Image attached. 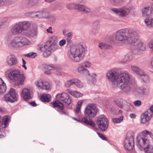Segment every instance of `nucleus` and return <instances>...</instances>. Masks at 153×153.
<instances>
[{
  "mask_svg": "<svg viewBox=\"0 0 153 153\" xmlns=\"http://www.w3.org/2000/svg\"><path fill=\"white\" fill-rule=\"evenodd\" d=\"M23 31H26L30 28L31 26V22L29 21H24L20 22Z\"/></svg>",
  "mask_w": 153,
  "mask_h": 153,
  "instance_id": "24",
  "label": "nucleus"
},
{
  "mask_svg": "<svg viewBox=\"0 0 153 153\" xmlns=\"http://www.w3.org/2000/svg\"><path fill=\"white\" fill-rule=\"evenodd\" d=\"M152 115V113L148 110L145 112L140 116V123L143 124L145 123L151 119Z\"/></svg>",
  "mask_w": 153,
  "mask_h": 153,
  "instance_id": "19",
  "label": "nucleus"
},
{
  "mask_svg": "<svg viewBox=\"0 0 153 153\" xmlns=\"http://www.w3.org/2000/svg\"><path fill=\"white\" fill-rule=\"evenodd\" d=\"M84 100H81L79 101L77 103L76 108L74 110V112L76 114L79 113L81 111V108L82 103Z\"/></svg>",
  "mask_w": 153,
  "mask_h": 153,
  "instance_id": "33",
  "label": "nucleus"
},
{
  "mask_svg": "<svg viewBox=\"0 0 153 153\" xmlns=\"http://www.w3.org/2000/svg\"><path fill=\"white\" fill-rule=\"evenodd\" d=\"M53 73L55 74L58 76H61L62 75V73L59 70L55 67V69L54 70Z\"/></svg>",
  "mask_w": 153,
  "mask_h": 153,
  "instance_id": "56",
  "label": "nucleus"
},
{
  "mask_svg": "<svg viewBox=\"0 0 153 153\" xmlns=\"http://www.w3.org/2000/svg\"><path fill=\"white\" fill-rule=\"evenodd\" d=\"M123 116L122 115L119 118H112V120L114 123H118L123 121Z\"/></svg>",
  "mask_w": 153,
  "mask_h": 153,
  "instance_id": "44",
  "label": "nucleus"
},
{
  "mask_svg": "<svg viewBox=\"0 0 153 153\" xmlns=\"http://www.w3.org/2000/svg\"><path fill=\"white\" fill-rule=\"evenodd\" d=\"M149 93V89L147 87H143V94L147 95Z\"/></svg>",
  "mask_w": 153,
  "mask_h": 153,
  "instance_id": "55",
  "label": "nucleus"
},
{
  "mask_svg": "<svg viewBox=\"0 0 153 153\" xmlns=\"http://www.w3.org/2000/svg\"><path fill=\"white\" fill-rule=\"evenodd\" d=\"M131 68L132 70L136 73L137 74L139 75L143 71L138 67L135 65H131Z\"/></svg>",
  "mask_w": 153,
  "mask_h": 153,
  "instance_id": "40",
  "label": "nucleus"
},
{
  "mask_svg": "<svg viewBox=\"0 0 153 153\" xmlns=\"http://www.w3.org/2000/svg\"><path fill=\"white\" fill-rule=\"evenodd\" d=\"M39 1V0H28L27 4V6L28 7H32L36 6Z\"/></svg>",
  "mask_w": 153,
  "mask_h": 153,
  "instance_id": "34",
  "label": "nucleus"
},
{
  "mask_svg": "<svg viewBox=\"0 0 153 153\" xmlns=\"http://www.w3.org/2000/svg\"><path fill=\"white\" fill-rule=\"evenodd\" d=\"M35 84L36 86L39 88L48 90L50 88V85L49 82H44L41 80L36 81L35 82Z\"/></svg>",
  "mask_w": 153,
  "mask_h": 153,
  "instance_id": "21",
  "label": "nucleus"
},
{
  "mask_svg": "<svg viewBox=\"0 0 153 153\" xmlns=\"http://www.w3.org/2000/svg\"><path fill=\"white\" fill-rule=\"evenodd\" d=\"M113 13L120 17L127 16L130 13V10L126 6H123L119 8H113L111 9Z\"/></svg>",
  "mask_w": 153,
  "mask_h": 153,
  "instance_id": "11",
  "label": "nucleus"
},
{
  "mask_svg": "<svg viewBox=\"0 0 153 153\" xmlns=\"http://www.w3.org/2000/svg\"><path fill=\"white\" fill-rule=\"evenodd\" d=\"M143 133L147 135L148 137H149V136H150L152 139H153V134L152 133L147 130H145L143 131Z\"/></svg>",
  "mask_w": 153,
  "mask_h": 153,
  "instance_id": "54",
  "label": "nucleus"
},
{
  "mask_svg": "<svg viewBox=\"0 0 153 153\" xmlns=\"http://www.w3.org/2000/svg\"><path fill=\"white\" fill-rule=\"evenodd\" d=\"M6 62L8 66L12 67L17 65L18 62L17 58L14 55L10 54L7 56Z\"/></svg>",
  "mask_w": 153,
  "mask_h": 153,
  "instance_id": "16",
  "label": "nucleus"
},
{
  "mask_svg": "<svg viewBox=\"0 0 153 153\" xmlns=\"http://www.w3.org/2000/svg\"><path fill=\"white\" fill-rule=\"evenodd\" d=\"M125 0H109L111 4L115 7L121 6L124 3Z\"/></svg>",
  "mask_w": 153,
  "mask_h": 153,
  "instance_id": "28",
  "label": "nucleus"
},
{
  "mask_svg": "<svg viewBox=\"0 0 153 153\" xmlns=\"http://www.w3.org/2000/svg\"><path fill=\"white\" fill-rule=\"evenodd\" d=\"M79 121L82 123L88 124L93 126H94L95 125V124L93 120L86 116L82 117L81 120H79Z\"/></svg>",
  "mask_w": 153,
  "mask_h": 153,
  "instance_id": "22",
  "label": "nucleus"
},
{
  "mask_svg": "<svg viewBox=\"0 0 153 153\" xmlns=\"http://www.w3.org/2000/svg\"><path fill=\"white\" fill-rule=\"evenodd\" d=\"M106 76L113 85L123 90L126 93H129L131 91L130 76L126 72L119 74L116 69L112 68L107 72Z\"/></svg>",
  "mask_w": 153,
  "mask_h": 153,
  "instance_id": "1",
  "label": "nucleus"
},
{
  "mask_svg": "<svg viewBox=\"0 0 153 153\" xmlns=\"http://www.w3.org/2000/svg\"><path fill=\"white\" fill-rule=\"evenodd\" d=\"M97 133L100 137L102 140L105 141L107 140V138L103 134L99 132H97Z\"/></svg>",
  "mask_w": 153,
  "mask_h": 153,
  "instance_id": "57",
  "label": "nucleus"
},
{
  "mask_svg": "<svg viewBox=\"0 0 153 153\" xmlns=\"http://www.w3.org/2000/svg\"><path fill=\"white\" fill-rule=\"evenodd\" d=\"M145 25L149 27H153V18H146L144 20Z\"/></svg>",
  "mask_w": 153,
  "mask_h": 153,
  "instance_id": "37",
  "label": "nucleus"
},
{
  "mask_svg": "<svg viewBox=\"0 0 153 153\" xmlns=\"http://www.w3.org/2000/svg\"><path fill=\"white\" fill-rule=\"evenodd\" d=\"M58 41V38L56 35H53L49 37L48 40L45 44L57 43Z\"/></svg>",
  "mask_w": 153,
  "mask_h": 153,
  "instance_id": "29",
  "label": "nucleus"
},
{
  "mask_svg": "<svg viewBox=\"0 0 153 153\" xmlns=\"http://www.w3.org/2000/svg\"><path fill=\"white\" fill-rule=\"evenodd\" d=\"M115 103L120 108L123 107V103L125 100L121 99H116L114 100Z\"/></svg>",
  "mask_w": 153,
  "mask_h": 153,
  "instance_id": "39",
  "label": "nucleus"
},
{
  "mask_svg": "<svg viewBox=\"0 0 153 153\" xmlns=\"http://www.w3.org/2000/svg\"><path fill=\"white\" fill-rule=\"evenodd\" d=\"M46 19H48L51 22H53L55 20V18L53 16L50 15L48 12Z\"/></svg>",
  "mask_w": 153,
  "mask_h": 153,
  "instance_id": "49",
  "label": "nucleus"
},
{
  "mask_svg": "<svg viewBox=\"0 0 153 153\" xmlns=\"http://www.w3.org/2000/svg\"><path fill=\"white\" fill-rule=\"evenodd\" d=\"M27 15L31 18L38 19L37 11L28 12Z\"/></svg>",
  "mask_w": 153,
  "mask_h": 153,
  "instance_id": "45",
  "label": "nucleus"
},
{
  "mask_svg": "<svg viewBox=\"0 0 153 153\" xmlns=\"http://www.w3.org/2000/svg\"><path fill=\"white\" fill-rule=\"evenodd\" d=\"M98 109L97 105L94 103H88L85 107L84 111L85 115L91 117L97 115Z\"/></svg>",
  "mask_w": 153,
  "mask_h": 153,
  "instance_id": "8",
  "label": "nucleus"
},
{
  "mask_svg": "<svg viewBox=\"0 0 153 153\" xmlns=\"http://www.w3.org/2000/svg\"><path fill=\"white\" fill-rule=\"evenodd\" d=\"M6 89V83L1 78H0V94L4 93Z\"/></svg>",
  "mask_w": 153,
  "mask_h": 153,
  "instance_id": "31",
  "label": "nucleus"
},
{
  "mask_svg": "<svg viewBox=\"0 0 153 153\" xmlns=\"http://www.w3.org/2000/svg\"><path fill=\"white\" fill-rule=\"evenodd\" d=\"M44 67L45 69V73L48 75L51 74L55 69V67L53 65H46Z\"/></svg>",
  "mask_w": 153,
  "mask_h": 153,
  "instance_id": "25",
  "label": "nucleus"
},
{
  "mask_svg": "<svg viewBox=\"0 0 153 153\" xmlns=\"http://www.w3.org/2000/svg\"><path fill=\"white\" fill-rule=\"evenodd\" d=\"M67 92L75 97L79 98L83 96L81 93L76 91H73L70 89L66 90Z\"/></svg>",
  "mask_w": 153,
  "mask_h": 153,
  "instance_id": "27",
  "label": "nucleus"
},
{
  "mask_svg": "<svg viewBox=\"0 0 153 153\" xmlns=\"http://www.w3.org/2000/svg\"><path fill=\"white\" fill-rule=\"evenodd\" d=\"M36 56V54L33 52H30L25 55V56L32 58H34Z\"/></svg>",
  "mask_w": 153,
  "mask_h": 153,
  "instance_id": "51",
  "label": "nucleus"
},
{
  "mask_svg": "<svg viewBox=\"0 0 153 153\" xmlns=\"http://www.w3.org/2000/svg\"><path fill=\"white\" fill-rule=\"evenodd\" d=\"M91 76V80H89L88 81V82L93 84L95 83L96 81V77L97 76V74L95 73H92Z\"/></svg>",
  "mask_w": 153,
  "mask_h": 153,
  "instance_id": "43",
  "label": "nucleus"
},
{
  "mask_svg": "<svg viewBox=\"0 0 153 153\" xmlns=\"http://www.w3.org/2000/svg\"><path fill=\"white\" fill-rule=\"evenodd\" d=\"M76 71L80 74L82 75H90L89 71L86 68H85L82 65L78 67L76 69Z\"/></svg>",
  "mask_w": 153,
  "mask_h": 153,
  "instance_id": "23",
  "label": "nucleus"
},
{
  "mask_svg": "<svg viewBox=\"0 0 153 153\" xmlns=\"http://www.w3.org/2000/svg\"><path fill=\"white\" fill-rule=\"evenodd\" d=\"M82 65L85 68H90L91 66V63L87 61H84Z\"/></svg>",
  "mask_w": 153,
  "mask_h": 153,
  "instance_id": "47",
  "label": "nucleus"
},
{
  "mask_svg": "<svg viewBox=\"0 0 153 153\" xmlns=\"http://www.w3.org/2000/svg\"><path fill=\"white\" fill-rule=\"evenodd\" d=\"M66 41L65 39H63L59 41V45L60 46H64L66 44Z\"/></svg>",
  "mask_w": 153,
  "mask_h": 153,
  "instance_id": "60",
  "label": "nucleus"
},
{
  "mask_svg": "<svg viewBox=\"0 0 153 153\" xmlns=\"http://www.w3.org/2000/svg\"><path fill=\"white\" fill-rule=\"evenodd\" d=\"M47 32L48 33H50L51 34L53 33V32L52 31V27H50L46 29Z\"/></svg>",
  "mask_w": 153,
  "mask_h": 153,
  "instance_id": "62",
  "label": "nucleus"
},
{
  "mask_svg": "<svg viewBox=\"0 0 153 153\" xmlns=\"http://www.w3.org/2000/svg\"><path fill=\"white\" fill-rule=\"evenodd\" d=\"M84 7V5L80 4H76V9L80 11H83Z\"/></svg>",
  "mask_w": 153,
  "mask_h": 153,
  "instance_id": "52",
  "label": "nucleus"
},
{
  "mask_svg": "<svg viewBox=\"0 0 153 153\" xmlns=\"http://www.w3.org/2000/svg\"><path fill=\"white\" fill-rule=\"evenodd\" d=\"M9 19L7 18H4L3 21H2V23L1 24V25H2L4 23H5V22H6L8 21L9 20Z\"/></svg>",
  "mask_w": 153,
  "mask_h": 153,
  "instance_id": "64",
  "label": "nucleus"
},
{
  "mask_svg": "<svg viewBox=\"0 0 153 153\" xmlns=\"http://www.w3.org/2000/svg\"><path fill=\"white\" fill-rule=\"evenodd\" d=\"M21 96L23 99L27 101L32 98L31 93L30 90L27 88L22 89L21 93Z\"/></svg>",
  "mask_w": 153,
  "mask_h": 153,
  "instance_id": "20",
  "label": "nucleus"
},
{
  "mask_svg": "<svg viewBox=\"0 0 153 153\" xmlns=\"http://www.w3.org/2000/svg\"><path fill=\"white\" fill-rule=\"evenodd\" d=\"M97 124L100 129L104 131L107 130L109 122L105 116L101 115L97 118Z\"/></svg>",
  "mask_w": 153,
  "mask_h": 153,
  "instance_id": "10",
  "label": "nucleus"
},
{
  "mask_svg": "<svg viewBox=\"0 0 153 153\" xmlns=\"http://www.w3.org/2000/svg\"><path fill=\"white\" fill-rule=\"evenodd\" d=\"M85 46L83 43H80L76 46L71 47L68 53L69 58L72 61L78 62L82 60L85 56Z\"/></svg>",
  "mask_w": 153,
  "mask_h": 153,
  "instance_id": "3",
  "label": "nucleus"
},
{
  "mask_svg": "<svg viewBox=\"0 0 153 153\" xmlns=\"http://www.w3.org/2000/svg\"><path fill=\"white\" fill-rule=\"evenodd\" d=\"M74 79L75 78H72L68 80L65 84V86L68 88L74 84Z\"/></svg>",
  "mask_w": 153,
  "mask_h": 153,
  "instance_id": "46",
  "label": "nucleus"
},
{
  "mask_svg": "<svg viewBox=\"0 0 153 153\" xmlns=\"http://www.w3.org/2000/svg\"><path fill=\"white\" fill-rule=\"evenodd\" d=\"M136 41L134 42H131L132 44L131 45V49L138 53L146 51V44L141 41L135 42Z\"/></svg>",
  "mask_w": 153,
  "mask_h": 153,
  "instance_id": "12",
  "label": "nucleus"
},
{
  "mask_svg": "<svg viewBox=\"0 0 153 153\" xmlns=\"http://www.w3.org/2000/svg\"><path fill=\"white\" fill-rule=\"evenodd\" d=\"M134 104L135 106L138 107L141 105V102L140 100H137L134 102Z\"/></svg>",
  "mask_w": 153,
  "mask_h": 153,
  "instance_id": "59",
  "label": "nucleus"
},
{
  "mask_svg": "<svg viewBox=\"0 0 153 153\" xmlns=\"http://www.w3.org/2000/svg\"><path fill=\"white\" fill-rule=\"evenodd\" d=\"M98 46L101 49H107L112 48V47L110 45L106 44L105 43L102 42L99 43Z\"/></svg>",
  "mask_w": 153,
  "mask_h": 153,
  "instance_id": "38",
  "label": "nucleus"
},
{
  "mask_svg": "<svg viewBox=\"0 0 153 153\" xmlns=\"http://www.w3.org/2000/svg\"><path fill=\"white\" fill-rule=\"evenodd\" d=\"M31 43L30 41L27 38L22 36H17L11 40L10 45L11 47L18 49L25 46L29 45Z\"/></svg>",
  "mask_w": 153,
  "mask_h": 153,
  "instance_id": "5",
  "label": "nucleus"
},
{
  "mask_svg": "<svg viewBox=\"0 0 153 153\" xmlns=\"http://www.w3.org/2000/svg\"><path fill=\"white\" fill-rule=\"evenodd\" d=\"M9 79L14 82L16 85H22L25 79V76L18 69H14L10 71L8 74Z\"/></svg>",
  "mask_w": 153,
  "mask_h": 153,
  "instance_id": "4",
  "label": "nucleus"
},
{
  "mask_svg": "<svg viewBox=\"0 0 153 153\" xmlns=\"http://www.w3.org/2000/svg\"><path fill=\"white\" fill-rule=\"evenodd\" d=\"M23 30L20 22L16 23L15 25L11 28L10 32L13 35H16L21 33Z\"/></svg>",
  "mask_w": 153,
  "mask_h": 153,
  "instance_id": "17",
  "label": "nucleus"
},
{
  "mask_svg": "<svg viewBox=\"0 0 153 153\" xmlns=\"http://www.w3.org/2000/svg\"><path fill=\"white\" fill-rule=\"evenodd\" d=\"M48 11L45 9L37 11L38 17L39 19H45Z\"/></svg>",
  "mask_w": 153,
  "mask_h": 153,
  "instance_id": "26",
  "label": "nucleus"
},
{
  "mask_svg": "<svg viewBox=\"0 0 153 153\" xmlns=\"http://www.w3.org/2000/svg\"><path fill=\"white\" fill-rule=\"evenodd\" d=\"M137 33L134 30L125 28L117 31L115 35L116 39L117 41L123 42L125 44L134 42L138 39Z\"/></svg>",
  "mask_w": 153,
  "mask_h": 153,
  "instance_id": "2",
  "label": "nucleus"
},
{
  "mask_svg": "<svg viewBox=\"0 0 153 153\" xmlns=\"http://www.w3.org/2000/svg\"><path fill=\"white\" fill-rule=\"evenodd\" d=\"M134 134L132 131L128 132L126 138L124 142V146L125 149L128 150L132 149L134 146Z\"/></svg>",
  "mask_w": 153,
  "mask_h": 153,
  "instance_id": "7",
  "label": "nucleus"
},
{
  "mask_svg": "<svg viewBox=\"0 0 153 153\" xmlns=\"http://www.w3.org/2000/svg\"><path fill=\"white\" fill-rule=\"evenodd\" d=\"M146 153H153V146L149 144V146L146 148H144Z\"/></svg>",
  "mask_w": 153,
  "mask_h": 153,
  "instance_id": "41",
  "label": "nucleus"
},
{
  "mask_svg": "<svg viewBox=\"0 0 153 153\" xmlns=\"http://www.w3.org/2000/svg\"><path fill=\"white\" fill-rule=\"evenodd\" d=\"M76 4L73 3H69L66 5V7L69 9H71L73 8H76Z\"/></svg>",
  "mask_w": 153,
  "mask_h": 153,
  "instance_id": "50",
  "label": "nucleus"
},
{
  "mask_svg": "<svg viewBox=\"0 0 153 153\" xmlns=\"http://www.w3.org/2000/svg\"><path fill=\"white\" fill-rule=\"evenodd\" d=\"M18 95L16 92L15 90L13 88H11L9 93L4 96V100L7 102H13L16 101Z\"/></svg>",
  "mask_w": 153,
  "mask_h": 153,
  "instance_id": "13",
  "label": "nucleus"
},
{
  "mask_svg": "<svg viewBox=\"0 0 153 153\" xmlns=\"http://www.w3.org/2000/svg\"><path fill=\"white\" fill-rule=\"evenodd\" d=\"M58 48V45L57 43L49 44H44L43 45H39L38 48L42 52H43V56L44 57H47L50 56L51 53V50L55 51Z\"/></svg>",
  "mask_w": 153,
  "mask_h": 153,
  "instance_id": "6",
  "label": "nucleus"
},
{
  "mask_svg": "<svg viewBox=\"0 0 153 153\" xmlns=\"http://www.w3.org/2000/svg\"><path fill=\"white\" fill-rule=\"evenodd\" d=\"M91 11L90 8L84 5V7L83 12L85 13L90 12Z\"/></svg>",
  "mask_w": 153,
  "mask_h": 153,
  "instance_id": "58",
  "label": "nucleus"
},
{
  "mask_svg": "<svg viewBox=\"0 0 153 153\" xmlns=\"http://www.w3.org/2000/svg\"><path fill=\"white\" fill-rule=\"evenodd\" d=\"M53 107L57 109V111H59L60 113L62 114L65 115H68V113L66 112L63 111L64 108L63 104L58 100H56L52 104Z\"/></svg>",
  "mask_w": 153,
  "mask_h": 153,
  "instance_id": "18",
  "label": "nucleus"
},
{
  "mask_svg": "<svg viewBox=\"0 0 153 153\" xmlns=\"http://www.w3.org/2000/svg\"><path fill=\"white\" fill-rule=\"evenodd\" d=\"M38 30L37 25L36 24L32 25V27L27 31L23 33V35L29 38H35L38 34Z\"/></svg>",
  "mask_w": 153,
  "mask_h": 153,
  "instance_id": "14",
  "label": "nucleus"
},
{
  "mask_svg": "<svg viewBox=\"0 0 153 153\" xmlns=\"http://www.w3.org/2000/svg\"><path fill=\"white\" fill-rule=\"evenodd\" d=\"M56 97L67 105H69L71 102V97L65 92L57 94L56 96Z\"/></svg>",
  "mask_w": 153,
  "mask_h": 153,
  "instance_id": "15",
  "label": "nucleus"
},
{
  "mask_svg": "<svg viewBox=\"0 0 153 153\" xmlns=\"http://www.w3.org/2000/svg\"><path fill=\"white\" fill-rule=\"evenodd\" d=\"M143 16L150 15L152 13V8L150 7H145L142 10Z\"/></svg>",
  "mask_w": 153,
  "mask_h": 153,
  "instance_id": "32",
  "label": "nucleus"
},
{
  "mask_svg": "<svg viewBox=\"0 0 153 153\" xmlns=\"http://www.w3.org/2000/svg\"><path fill=\"white\" fill-rule=\"evenodd\" d=\"M140 79L143 82L148 83L149 82V79L148 76L143 71L139 75Z\"/></svg>",
  "mask_w": 153,
  "mask_h": 153,
  "instance_id": "30",
  "label": "nucleus"
},
{
  "mask_svg": "<svg viewBox=\"0 0 153 153\" xmlns=\"http://www.w3.org/2000/svg\"><path fill=\"white\" fill-rule=\"evenodd\" d=\"M72 35H73V33L72 32H69L67 34V37H69V38H72Z\"/></svg>",
  "mask_w": 153,
  "mask_h": 153,
  "instance_id": "63",
  "label": "nucleus"
},
{
  "mask_svg": "<svg viewBox=\"0 0 153 153\" xmlns=\"http://www.w3.org/2000/svg\"><path fill=\"white\" fill-rule=\"evenodd\" d=\"M51 96L48 94H44L42 95L41 100L43 102H49L51 100Z\"/></svg>",
  "mask_w": 153,
  "mask_h": 153,
  "instance_id": "36",
  "label": "nucleus"
},
{
  "mask_svg": "<svg viewBox=\"0 0 153 153\" xmlns=\"http://www.w3.org/2000/svg\"><path fill=\"white\" fill-rule=\"evenodd\" d=\"M2 120L3 122L2 123H3V127L5 128L6 127V125L8 122L9 118L7 116H5L3 117Z\"/></svg>",
  "mask_w": 153,
  "mask_h": 153,
  "instance_id": "48",
  "label": "nucleus"
},
{
  "mask_svg": "<svg viewBox=\"0 0 153 153\" xmlns=\"http://www.w3.org/2000/svg\"><path fill=\"white\" fill-rule=\"evenodd\" d=\"M74 84L78 88H81L83 87V84L79 80L75 79Z\"/></svg>",
  "mask_w": 153,
  "mask_h": 153,
  "instance_id": "42",
  "label": "nucleus"
},
{
  "mask_svg": "<svg viewBox=\"0 0 153 153\" xmlns=\"http://www.w3.org/2000/svg\"><path fill=\"white\" fill-rule=\"evenodd\" d=\"M133 57V53L132 52H129L124 56L123 60L125 62H129L132 59Z\"/></svg>",
  "mask_w": 153,
  "mask_h": 153,
  "instance_id": "35",
  "label": "nucleus"
},
{
  "mask_svg": "<svg viewBox=\"0 0 153 153\" xmlns=\"http://www.w3.org/2000/svg\"><path fill=\"white\" fill-rule=\"evenodd\" d=\"M148 45L152 51H153V42L152 41H150L148 43Z\"/></svg>",
  "mask_w": 153,
  "mask_h": 153,
  "instance_id": "61",
  "label": "nucleus"
},
{
  "mask_svg": "<svg viewBox=\"0 0 153 153\" xmlns=\"http://www.w3.org/2000/svg\"><path fill=\"white\" fill-rule=\"evenodd\" d=\"M143 87H137L135 91H134L135 92L138 94H143Z\"/></svg>",
  "mask_w": 153,
  "mask_h": 153,
  "instance_id": "53",
  "label": "nucleus"
},
{
  "mask_svg": "<svg viewBox=\"0 0 153 153\" xmlns=\"http://www.w3.org/2000/svg\"><path fill=\"white\" fill-rule=\"evenodd\" d=\"M137 145L140 147L143 148L147 147L150 143V141L148 138V136L143 133V131L138 134L137 137Z\"/></svg>",
  "mask_w": 153,
  "mask_h": 153,
  "instance_id": "9",
  "label": "nucleus"
}]
</instances>
